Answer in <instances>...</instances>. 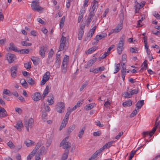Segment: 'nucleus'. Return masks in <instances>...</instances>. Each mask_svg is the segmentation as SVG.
<instances>
[{"mask_svg":"<svg viewBox=\"0 0 160 160\" xmlns=\"http://www.w3.org/2000/svg\"><path fill=\"white\" fill-rule=\"evenodd\" d=\"M38 2V1L37 0H35L32 2L31 7L33 10L39 12L42 10L43 9L38 4H37Z\"/></svg>","mask_w":160,"mask_h":160,"instance_id":"obj_1","label":"nucleus"},{"mask_svg":"<svg viewBox=\"0 0 160 160\" xmlns=\"http://www.w3.org/2000/svg\"><path fill=\"white\" fill-rule=\"evenodd\" d=\"M65 45L63 43H60V47L58 50V52L62 51Z\"/></svg>","mask_w":160,"mask_h":160,"instance_id":"obj_50","label":"nucleus"},{"mask_svg":"<svg viewBox=\"0 0 160 160\" xmlns=\"http://www.w3.org/2000/svg\"><path fill=\"white\" fill-rule=\"evenodd\" d=\"M68 150H65L64 153L62 155L61 160H65L68 158Z\"/></svg>","mask_w":160,"mask_h":160,"instance_id":"obj_25","label":"nucleus"},{"mask_svg":"<svg viewBox=\"0 0 160 160\" xmlns=\"http://www.w3.org/2000/svg\"><path fill=\"white\" fill-rule=\"evenodd\" d=\"M34 120L32 118H30L28 121H26L25 122L24 125L27 128V131H29V128H31L33 127Z\"/></svg>","mask_w":160,"mask_h":160,"instance_id":"obj_6","label":"nucleus"},{"mask_svg":"<svg viewBox=\"0 0 160 160\" xmlns=\"http://www.w3.org/2000/svg\"><path fill=\"white\" fill-rule=\"evenodd\" d=\"M31 59L34 65H37L39 63L40 59L38 57H32Z\"/></svg>","mask_w":160,"mask_h":160,"instance_id":"obj_14","label":"nucleus"},{"mask_svg":"<svg viewBox=\"0 0 160 160\" xmlns=\"http://www.w3.org/2000/svg\"><path fill=\"white\" fill-rule=\"evenodd\" d=\"M98 7V2L96 1H94L93 4L91 8V11L95 12V9L96 10L97 8Z\"/></svg>","mask_w":160,"mask_h":160,"instance_id":"obj_29","label":"nucleus"},{"mask_svg":"<svg viewBox=\"0 0 160 160\" xmlns=\"http://www.w3.org/2000/svg\"><path fill=\"white\" fill-rule=\"evenodd\" d=\"M32 99L34 101H38L41 98V94L39 92H35L32 95Z\"/></svg>","mask_w":160,"mask_h":160,"instance_id":"obj_11","label":"nucleus"},{"mask_svg":"<svg viewBox=\"0 0 160 160\" xmlns=\"http://www.w3.org/2000/svg\"><path fill=\"white\" fill-rule=\"evenodd\" d=\"M44 106L45 111L46 112H49L50 110V107L48 105H46L45 103H44Z\"/></svg>","mask_w":160,"mask_h":160,"instance_id":"obj_48","label":"nucleus"},{"mask_svg":"<svg viewBox=\"0 0 160 160\" xmlns=\"http://www.w3.org/2000/svg\"><path fill=\"white\" fill-rule=\"evenodd\" d=\"M27 81L28 83L31 86L33 85L35 83L34 80L32 79L31 78H28L27 79Z\"/></svg>","mask_w":160,"mask_h":160,"instance_id":"obj_33","label":"nucleus"},{"mask_svg":"<svg viewBox=\"0 0 160 160\" xmlns=\"http://www.w3.org/2000/svg\"><path fill=\"white\" fill-rule=\"evenodd\" d=\"M68 59V56L67 55H65L63 58L62 64H67V62Z\"/></svg>","mask_w":160,"mask_h":160,"instance_id":"obj_45","label":"nucleus"},{"mask_svg":"<svg viewBox=\"0 0 160 160\" xmlns=\"http://www.w3.org/2000/svg\"><path fill=\"white\" fill-rule=\"evenodd\" d=\"M95 104V103H91L88 105H86L85 107V109L86 110H89L92 108Z\"/></svg>","mask_w":160,"mask_h":160,"instance_id":"obj_22","label":"nucleus"},{"mask_svg":"<svg viewBox=\"0 0 160 160\" xmlns=\"http://www.w3.org/2000/svg\"><path fill=\"white\" fill-rule=\"evenodd\" d=\"M85 130V128L84 127H83V128H82L80 130V131L79 132L78 136L80 139L82 138V136L84 134Z\"/></svg>","mask_w":160,"mask_h":160,"instance_id":"obj_27","label":"nucleus"},{"mask_svg":"<svg viewBox=\"0 0 160 160\" xmlns=\"http://www.w3.org/2000/svg\"><path fill=\"white\" fill-rule=\"evenodd\" d=\"M20 82L22 86L25 88H27L28 87V84L25 79H23V81L22 82H21V81Z\"/></svg>","mask_w":160,"mask_h":160,"instance_id":"obj_36","label":"nucleus"},{"mask_svg":"<svg viewBox=\"0 0 160 160\" xmlns=\"http://www.w3.org/2000/svg\"><path fill=\"white\" fill-rule=\"evenodd\" d=\"M105 69V68L103 66L97 68L96 69H94V73H97L103 71Z\"/></svg>","mask_w":160,"mask_h":160,"instance_id":"obj_32","label":"nucleus"},{"mask_svg":"<svg viewBox=\"0 0 160 160\" xmlns=\"http://www.w3.org/2000/svg\"><path fill=\"white\" fill-rule=\"evenodd\" d=\"M115 67L116 68L115 69V72H114V73H116L118 72L120 69V63L117 64L115 63Z\"/></svg>","mask_w":160,"mask_h":160,"instance_id":"obj_37","label":"nucleus"},{"mask_svg":"<svg viewBox=\"0 0 160 160\" xmlns=\"http://www.w3.org/2000/svg\"><path fill=\"white\" fill-rule=\"evenodd\" d=\"M6 58L9 63H12L16 58L15 55L10 53H8L6 55Z\"/></svg>","mask_w":160,"mask_h":160,"instance_id":"obj_7","label":"nucleus"},{"mask_svg":"<svg viewBox=\"0 0 160 160\" xmlns=\"http://www.w3.org/2000/svg\"><path fill=\"white\" fill-rule=\"evenodd\" d=\"M8 116L7 113L4 108H2L0 109V118H2Z\"/></svg>","mask_w":160,"mask_h":160,"instance_id":"obj_12","label":"nucleus"},{"mask_svg":"<svg viewBox=\"0 0 160 160\" xmlns=\"http://www.w3.org/2000/svg\"><path fill=\"white\" fill-rule=\"evenodd\" d=\"M84 31L82 30H79V33L78 34V38L80 40L82 39V37L84 33Z\"/></svg>","mask_w":160,"mask_h":160,"instance_id":"obj_39","label":"nucleus"},{"mask_svg":"<svg viewBox=\"0 0 160 160\" xmlns=\"http://www.w3.org/2000/svg\"><path fill=\"white\" fill-rule=\"evenodd\" d=\"M21 44L22 46H30L32 45L31 43H28L26 41H22Z\"/></svg>","mask_w":160,"mask_h":160,"instance_id":"obj_41","label":"nucleus"},{"mask_svg":"<svg viewBox=\"0 0 160 160\" xmlns=\"http://www.w3.org/2000/svg\"><path fill=\"white\" fill-rule=\"evenodd\" d=\"M76 125L73 124L70 126L68 129L67 134L69 135L75 128Z\"/></svg>","mask_w":160,"mask_h":160,"instance_id":"obj_21","label":"nucleus"},{"mask_svg":"<svg viewBox=\"0 0 160 160\" xmlns=\"http://www.w3.org/2000/svg\"><path fill=\"white\" fill-rule=\"evenodd\" d=\"M61 63L60 60H56L55 65L57 68H59Z\"/></svg>","mask_w":160,"mask_h":160,"instance_id":"obj_51","label":"nucleus"},{"mask_svg":"<svg viewBox=\"0 0 160 160\" xmlns=\"http://www.w3.org/2000/svg\"><path fill=\"white\" fill-rule=\"evenodd\" d=\"M10 50L13 51L17 52H18V50L17 49V48L14 44L12 43L10 44V47H9Z\"/></svg>","mask_w":160,"mask_h":160,"instance_id":"obj_16","label":"nucleus"},{"mask_svg":"<svg viewBox=\"0 0 160 160\" xmlns=\"http://www.w3.org/2000/svg\"><path fill=\"white\" fill-rule=\"evenodd\" d=\"M8 145L9 147L11 148H13V146L14 145L12 142L11 141H9L8 143Z\"/></svg>","mask_w":160,"mask_h":160,"instance_id":"obj_62","label":"nucleus"},{"mask_svg":"<svg viewBox=\"0 0 160 160\" xmlns=\"http://www.w3.org/2000/svg\"><path fill=\"white\" fill-rule=\"evenodd\" d=\"M97 58H94L92 59L89 60L87 63L85 64L84 66V68H88L91 67L92 64L96 62Z\"/></svg>","mask_w":160,"mask_h":160,"instance_id":"obj_10","label":"nucleus"},{"mask_svg":"<svg viewBox=\"0 0 160 160\" xmlns=\"http://www.w3.org/2000/svg\"><path fill=\"white\" fill-rule=\"evenodd\" d=\"M29 50L28 49H24L21 50H18V52H20V53L22 54H27L28 53Z\"/></svg>","mask_w":160,"mask_h":160,"instance_id":"obj_24","label":"nucleus"},{"mask_svg":"<svg viewBox=\"0 0 160 160\" xmlns=\"http://www.w3.org/2000/svg\"><path fill=\"white\" fill-rule=\"evenodd\" d=\"M17 69L18 67L16 66H12L11 68V75L13 78H15L17 76Z\"/></svg>","mask_w":160,"mask_h":160,"instance_id":"obj_9","label":"nucleus"},{"mask_svg":"<svg viewBox=\"0 0 160 160\" xmlns=\"http://www.w3.org/2000/svg\"><path fill=\"white\" fill-rule=\"evenodd\" d=\"M50 73L49 72H47L44 74L43 77V78L48 81L50 78Z\"/></svg>","mask_w":160,"mask_h":160,"instance_id":"obj_30","label":"nucleus"},{"mask_svg":"<svg viewBox=\"0 0 160 160\" xmlns=\"http://www.w3.org/2000/svg\"><path fill=\"white\" fill-rule=\"evenodd\" d=\"M127 55L125 54H123L122 55V64H121L122 68L123 67L125 68H126V66L125 65V64L127 62Z\"/></svg>","mask_w":160,"mask_h":160,"instance_id":"obj_13","label":"nucleus"},{"mask_svg":"<svg viewBox=\"0 0 160 160\" xmlns=\"http://www.w3.org/2000/svg\"><path fill=\"white\" fill-rule=\"evenodd\" d=\"M41 145V142H39L37 144L35 148L38 150L39 149V148L40 147Z\"/></svg>","mask_w":160,"mask_h":160,"instance_id":"obj_63","label":"nucleus"},{"mask_svg":"<svg viewBox=\"0 0 160 160\" xmlns=\"http://www.w3.org/2000/svg\"><path fill=\"white\" fill-rule=\"evenodd\" d=\"M98 155V154L95 152V153H94L91 157V158H90L89 159V160H91L92 159H94L95 158H96L97 156Z\"/></svg>","mask_w":160,"mask_h":160,"instance_id":"obj_56","label":"nucleus"},{"mask_svg":"<svg viewBox=\"0 0 160 160\" xmlns=\"http://www.w3.org/2000/svg\"><path fill=\"white\" fill-rule=\"evenodd\" d=\"M67 64H62V71L64 73H66L67 71Z\"/></svg>","mask_w":160,"mask_h":160,"instance_id":"obj_38","label":"nucleus"},{"mask_svg":"<svg viewBox=\"0 0 160 160\" xmlns=\"http://www.w3.org/2000/svg\"><path fill=\"white\" fill-rule=\"evenodd\" d=\"M139 148H140V147H138L136 150H132L131 152L130 153L129 157L128 160H131V159L133 157L134 154L136 153V151L138 150V149H139Z\"/></svg>","mask_w":160,"mask_h":160,"instance_id":"obj_34","label":"nucleus"},{"mask_svg":"<svg viewBox=\"0 0 160 160\" xmlns=\"http://www.w3.org/2000/svg\"><path fill=\"white\" fill-rule=\"evenodd\" d=\"M95 124L97 126H99L100 127H102L103 126V125L101 124L100 121H97L95 122Z\"/></svg>","mask_w":160,"mask_h":160,"instance_id":"obj_57","label":"nucleus"},{"mask_svg":"<svg viewBox=\"0 0 160 160\" xmlns=\"http://www.w3.org/2000/svg\"><path fill=\"white\" fill-rule=\"evenodd\" d=\"M107 36V34L106 33H103L100 35H97L96 36L95 40L97 41H99V40H101Z\"/></svg>","mask_w":160,"mask_h":160,"instance_id":"obj_15","label":"nucleus"},{"mask_svg":"<svg viewBox=\"0 0 160 160\" xmlns=\"http://www.w3.org/2000/svg\"><path fill=\"white\" fill-rule=\"evenodd\" d=\"M94 33L91 32L90 31L88 33L87 35V37L88 38H91Z\"/></svg>","mask_w":160,"mask_h":160,"instance_id":"obj_61","label":"nucleus"},{"mask_svg":"<svg viewBox=\"0 0 160 160\" xmlns=\"http://www.w3.org/2000/svg\"><path fill=\"white\" fill-rule=\"evenodd\" d=\"M154 15L157 19H160V15L157 13L156 12L154 13Z\"/></svg>","mask_w":160,"mask_h":160,"instance_id":"obj_64","label":"nucleus"},{"mask_svg":"<svg viewBox=\"0 0 160 160\" xmlns=\"http://www.w3.org/2000/svg\"><path fill=\"white\" fill-rule=\"evenodd\" d=\"M101 133L99 131H98L96 132H94L93 133V135L94 136H99L101 135Z\"/></svg>","mask_w":160,"mask_h":160,"instance_id":"obj_58","label":"nucleus"},{"mask_svg":"<svg viewBox=\"0 0 160 160\" xmlns=\"http://www.w3.org/2000/svg\"><path fill=\"white\" fill-rule=\"evenodd\" d=\"M144 101L143 100L139 101L137 103L136 105L137 106L136 108L137 109H140L142 106L144 104Z\"/></svg>","mask_w":160,"mask_h":160,"instance_id":"obj_18","label":"nucleus"},{"mask_svg":"<svg viewBox=\"0 0 160 160\" xmlns=\"http://www.w3.org/2000/svg\"><path fill=\"white\" fill-rule=\"evenodd\" d=\"M98 48L97 47L95 46L92 47L91 48L89 49L86 52L87 54H89L92 53L94 51L96 50Z\"/></svg>","mask_w":160,"mask_h":160,"instance_id":"obj_28","label":"nucleus"},{"mask_svg":"<svg viewBox=\"0 0 160 160\" xmlns=\"http://www.w3.org/2000/svg\"><path fill=\"white\" fill-rule=\"evenodd\" d=\"M45 147L44 146L42 147L39 151V155H42L45 153Z\"/></svg>","mask_w":160,"mask_h":160,"instance_id":"obj_42","label":"nucleus"},{"mask_svg":"<svg viewBox=\"0 0 160 160\" xmlns=\"http://www.w3.org/2000/svg\"><path fill=\"white\" fill-rule=\"evenodd\" d=\"M48 48L47 45H41L39 47V53L42 58H43L45 56V52L48 51Z\"/></svg>","mask_w":160,"mask_h":160,"instance_id":"obj_2","label":"nucleus"},{"mask_svg":"<svg viewBox=\"0 0 160 160\" xmlns=\"http://www.w3.org/2000/svg\"><path fill=\"white\" fill-rule=\"evenodd\" d=\"M42 119L44 121H45V120H44V119H45V118L47 116V114L46 112L45 111H42Z\"/></svg>","mask_w":160,"mask_h":160,"instance_id":"obj_52","label":"nucleus"},{"mask_svg":"<svg viewBox=\"0 0 160 160\" xmlns=\"http://www.w3.org/2000/svg\"><path fill=\"white\" fill-rule=\"evenodd\" d=\"M71 143L68 141H62L60 144V146H62L63 148L65 149V150H68L69 152V150L71 148Z\"/></svg>","mask_w":160,"mask_h":160,"instance_id":"obj_5","label":"nucleus"},{"mask_svg":"<svg viewBox=\"0 0 160 160\" xmlns=\"http://www.w3.org/2000/svg\"><path fill=\"white\" fill-rule=\"evenodd\" d=\"M88 82L87 81L85 82L84 83L82 84V85L80 88V91H82L83 89L86 87V86L88 85Z\"/></svg>","mask_w":160,"mask_h":160,"instance_id":"obj_46","label":"nucleus"},{"mask_svg":"<svg viewBox=\"0 0 160 160\" xmlns=\"http://www.w3.org/2000/svg\"><path fill=\"white\" fill-rule=\"evenodd\" d=\"M135 13L138 12L139 10L141 8V4L137 2V4L135 6Z\"/></svg>","mask_w":160,"mask_h":160,"instance_id":"obj_35","label":"nucleus"},{"mask_svg":"<svg viewBox=\"0 0 160 160\" xmlns=\"http://www.w3.org/2000/svg\"><path fill=\"white\" fill-rule=\"evenodd\" d=\"M3 93L9 96L12 95L11 93L10 92V91L7 89H4L3 91Z\"/></svg>","mask_w":160,"mask_h":160,"instance_id":"obj_43","label":"nucleus"},{"mask_svg":"<svg viewBox=\"0 0 160 160\" xmlns=\"http://www.w3.org/2000/svg\"><path fill=\"white\" fill-rule=\"evenodd\" d=\"M47 101L48 102L49 105H52L53 103V99L51 98L50 99L48 98L47 100Z\"/></svg>","mask_w":160,"mask_h":160,"instance_id":"obj_55","label":"nucleus"},{"mask_svg":"<svg viewBox=\"0 0 160 160\" xmlns=\"http://www.w3.org/2000/svg\"><path fill=\"white\" fill-rule=\"evenodd\" d=\"M126 68L124 67H122L121 69V75L123 81H124L125 80V75L126 73Z\"/></svg>","mask_w":160,"mask_h":160,"instance_id":"obj_19","label":"nucleus"},{"mask_svg":"<svg viewBox=\"0 0 160 160\" xmlns=\"http://www.w3.org/2000/svg\"><path fill=\"white\" fill-rule=\"evenodd\" d=\"M68 121L63 120L60 127L59 130H61L63 128H64L68 123Z\"/></svg>","mask_w":160,"mask_h":160,"instance_id":"obj_26","label":"nucleus"},{"mask_svg":"<svg viewBox=\"0 0 160 160\" xmlns=\"http://www.w3.org/2000/svg\"><path fill=\"white\" fill-rule=\"evenodd\" d=\"M23 126V125L22 122L20 121H18L15 127L19 131H20L21 130V128Z\"/></svg>","mask_w":160,"mask_h":160,"instance_id":"obj_17","label":"nucleus"},{"mask_svg":"<svg viewBox=\"0 0 160 160\" xmlns=\"http://www.w3.org/2000/svg\"><path fill=\"white\" fill-rule=\"evenodd\" d=\"M130 51L132 53H137L138 50L136 49V48H131L130 49Z\"/></svg>","mask_w":160,"mask_h":160,"instance_id":"obj_53","label":"nucleus"},{"mask_svg":"<svg viewBox=\"0 0 160 160\" xmlns=\"http://www.w3.org/2000/svg\"><path fill=\"white\" fill-rule=\"evenodd\" d=\"M123 48V47H117V51L119 54H120L122 52V51Z\"/></svg>","mask_w":160,"mask_h":160,"instance_id":"obj_54","label":"nucleus"},{"mask_svg":"<svg viewBox=\"0 0 160 160\" xmlns=\"http://www.w3.org/2000/svg\"><path fill=\"white\" fill-rule=\"evenodd\" d=\"M53 54V51L52 49H51L49 51L48 58L46 60V62L48 64H50L53 61L52 56Z\"/></svg>","mask_w":160,"mask_h":160,"instance_id":"obj_8","label":"nucleus"},{"mask_svg":"<svg viewBox=\"0 0 160 160\" xmlns=\"http://www.w3.org/2000/svg\"><path fill=\"white\" fill-rule=\"evenodd\" d=\"M65 16H63L62 18H61V19L60 20V26L61 28H62V27L63 26L64 23V22L65 21Z\"/></svg>","mask_w":160,"mask_h":160,"instance_id":"obj_40","label":"nucleus"},{"mask_svg":"<svg viewBox=\"0 0 160 160\" xmlns=\"http://www.w3.org/2000/svg\"><path fill=\"white\" fill-rule=\"evenodd\" d=\"M124 97L125 98H130L132 96L131 92L129 93L127 92H124L123 94Z\"/></svg>","mask_w":160,"mask_h":160,"instance_id":"obj_44","label":"nucleus"},{"mask_svg":"<svg viewBox=\"0 0 160 160\" xmlns=\"http://www.w3.org/2000/svg\"><path fill=\"white\" fill-rule=\"evenodd\" d=\"M66 37L63 36V35L60 41V43H63L65 45V43L66 42Z\"/></svg>","mask_w":160,"mask_h":160,"instance_id":"obj_47","label":"nucleus"},{"mask_svg":"<svg viewBox=\"0 0 160 160\" xmlns=\"http://www.w3.org/2000/svg\"><path fill=\"white\" fill-rule=\"evenodd\" d=\"M65 108L64 104L63 102H61L57 103V106L56 108L57 111L60 113H63L64 112Z\"/></svg>","mask_w":160,"mask_h":160,"instance_id":"obj_4","label":"nucleus"},{"mask_svg":"<svg viewBox=\"0 0 160 160\" xmlns=\"http://www.w3.org/2000/svg\"><path fill=\"white\" fill-rule=\"evenodd\" d=\"M24 67L27 69H29L31 68L30 63L29 62L25 63L24 64Z\"/></svg>","mask_w":160,"mask_h":160,"instance_id":"obj_49","label":"nucleus"},{"mask_svg":"<svg viewBox=\"0 0 160 160\" xmlns=\"http://www.w3.org/2000/svg\"><path fill=\"white\" fill-rule=\"evenodd\" d=\"M49 87H50L49 86H46V88L43 92L42 95L43 98H44L46 97V96L48 94L49 92L48 90Z\"/></svg>","mask_w":160,"mask_h":160,"instance_id":"obj_31","label":"nucleus"},{"mask_svg":"<svg viewBox=\"0 0 160 160\" xmlns=\"http://www.w3.org/2000/svg\"><path fill=\"white\" fill-rule=\"evenodd\" d=\"M25 143L28 147L31 146L32 145L34 144L35 142L33 141L27 139L25 142Z\"/></svg>","mask_w":160,"mask_h":160,"instance_id":"obj_20","label":"nucleus"},{"mask_svg":"<svg viewBox=\"0 0 160 160\" xmlns=\"http://www.w3.org/2000/svg\"><path fill=\"white\" fill-rule=\"evenodd\" d=\"M123 22V20H121L119 23L118 24L116 28L111 30L109 34H112L114 32L118 33L119 32L122 28Z\"/></svg>","mask_w":160,"mask_h":160,"instance_id":"obj_3","label":"nucleus"},{"mask_svg":"<svg viewBox=\"0 0 160 160\" xmlns=\"http://www.w3.org/2000/svg\"><path fill=\"white\" fill-rule=\"evenodd\" d=\"M96 11V10H95V12H93V11H91L90 12L89 15V17L92 18H93V16H94L95 13V12Z\"/></svg>","mask_w":160,"mask_h":160,"instance_id":"obj_60","label":"nucleus"},{"mask_svg":"<svg viewBox=\"0 0 160 160\" xmlns=\"http://www.w3.org/2000/svg\"><path fill=\"white\" fill-rule=\"evenodd\" d=\"M122 105L125 107L130 106L132 105V101L131 100L126 101L123 102Z\"/></svg>","mask_w":160,"mask_h":160,"instance_id":"obj_23","label":"nucleus"},{"mask_svg":"<svg viewBox=\"0 0 160 160\" xmlns=\"http://www.w3.org/2000/svg\"><path fill=\"white\" fill-rule=\"evenodd\" d=\"M132 95L134 94H137L138 92V91L136 89L132 90L130 92Z\"/></svg>","mask_w":160,"mask_h":160,"instance_id":"obj_59","label":"nucleus"}]
</instances>
